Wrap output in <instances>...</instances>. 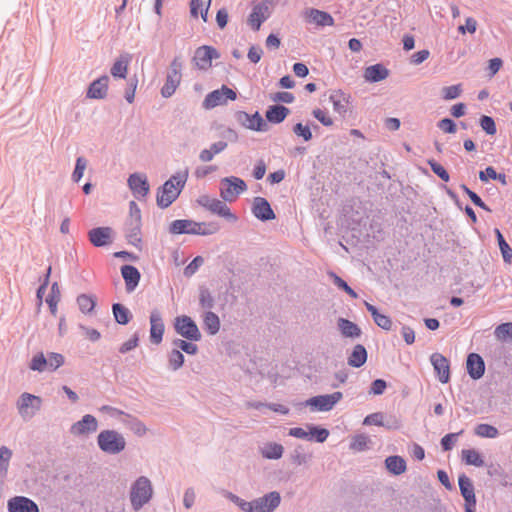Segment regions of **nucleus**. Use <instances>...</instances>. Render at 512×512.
I'll return each instance as SVG.
<instances>
[{"label": "nucleus", "mask_w": 512, "mask_h": 512, "mask_svg": "<svg viewBox=\"0 0 512 512\" xmlns=\"http://www.w3.org/2000/svg\"><path fill=\"white\" fill-rule=\"evenodd\" d=\"M188 176V168L179 170L157 189L156 203L159 208H168L179 197L185 187Z\"/></svg>", "instance_id": "1"}, {"label": "nucleus", "mask_w": 512, "mask_h": 512, "mask_svg": "<svg viewBox=\"0 0 512 512\" xmlns=\"http://www.w3.org/2000/svg\"><path fill=\"white\" fill-rule=\"evenodd\" d=\"M219 230L215 223L195 222L188 219L174 220L169 226L171 234L212 235Z\"/></svg>", "instance_id": "2"}, {"label": "nucleus", "mask_w": 512, "mask_h": 512, "mask_svg": "<svg viewBox=\"0 0 512 512\" xmlns=\"http://www.w3.org/2000/svg\"><path fill=\"white\" fill-rule=\"evenodd\" d=\"M153 497V486L146 476L138 477L131 485L129 498L134 511H139L150 502Z\"/></svg>", "instance_id": "3"}, {"label": "nucleus", "mask_w": 512, "mask_h": 512, "mask_svg": "<svg viewBox=\"0 0 512 512\" xmlns=\"http://www.w3.org/2000/svg\"><path fill=\"white\" fill-rule=\"evenodd\" d=\"M97 445L103 453L117 455L125 450L126 440L120 432L107 429L98 434Z\"/></svg>", "instance_id": "4"}, {"label": "nucleus", "mask_w": 512, "mask_h": 512, "mask_svg": "<svg viewBox=\"0 0 512 512\" xmlns=\"http://www.w3.org/2000/svg\"><path fill=\"white\" fill-rule=\"evenodd\" d=\"M183 64L179 56H175L169 65L166 81L161 88V96L170 98L179 87L182 79Z\"/></svg>", "instance_id": "5"}, {"label": "nucleus", "mask_w": 512, "mask_h": 512, "mask_svg": "<svg viewBox=\"0 0 512 512\" xmlns=\"http://www.w3.org/2000/svg\"><path fill=\"white\" fill-rule=\"evenodd\" d=\"M41 406L42 399L28 392L22 393L16 402L18 413L24 421L31 420L41 409Z\"/></svg>", "instance_id": "6"}, {"label": "nucleus", "mask_w": 512, "mask_h": 512, "mask_svg": "<svg viewBox=\"0 0 512 512\" xmlns=\"http://www.w3.org/2000/svg\"><path fill=\"white\" fill-rule=\"evenodd\" d=\"M175 332L189 341H200L202 334L196 322L187 315H180L174 319L173 323Z\"/></svg>", "instance_id": "7"}, {"label": "nucleus", "mask_w": 512, "mask_h": 512, "mask_svg": "<svg viewBox=\"0 0 512 512\" xmlns=\"http://www.w3.org/2000/svg\"><path fill=\"white\" fill-rule=\"evenodd\" d=\"M343 398L340 391L331 394L317 395L307 399L303 405L309 406L314 412H328Z\"/></svg>", "instance_id": "8"}, {"label": "nucleus", "mask_w": 512, "mask_h": 512, "mask_svg": "<svg viewBox=\"0 0 512 512\" xmlns=\"http://www.w3.org/2000/svg\"><path fill=\"white\" fill-rule=\"evenodd\" d=\"M220 196L224 201L232 202L237 195L247 190L245 181L236 176L225 177L221 180Z\"/></svg>", "instance_id": "9"}, {"label": "nucleus", "mask_w": 512, "mask_h": 512, "mask_svg": "<svg viewBox=\"0 0 512 512\" xmlns=\"http://www.w3.org/2000/svg\"><path fill=\"white\" fill-rule=\"evenodd\" d=\"M236 98L237 93L233 89L222 85L220 89L213 90L205 96L203 107L205 109H213L217 106L225 105L228 100L234 101Z\"/></svg>", "instance_id": "10"}, {"label": "nucleus", "mask_w": 512, "mask_h": 512, "mask_svg": "<svg viewBox=\"0 0 512 512\" xmlns=\"http://www.w3.org/2000/svg\"><path fill=\"white\" fill-rule=\"evenodd\" d=\"M225 202L226 201L224 200L211 198L209 196H202L198 199V203L205 209L228 221L235 222L237 217L231 212L230 208L226 205Z\"/></svg>", "instance_id": "11"}, {"label": "nucleus", "mask_w": 512, "mask_h": 512, "mask_svg": "<svg viewBox=\"0 0 512 512\" xmlns=\"http://www.w3.org/2000/svg\"><path fill=\"white\" fill-rule=\"evenodd\" d=\"M272 2L273 0H263L253 6L248 17V24L254 31H258L262 23L270 17V6Z\"/></svg>", "instance_id": "12"}, {"label": "nucleus", "mask_w": 512, "mask_h": 512, "mask_svg": "<svg viewBox=\"0 0 512 512\" xmlns=\"http://www.w3.org/2000/svg\"><path fill=\"white\" fill-rule=\"evenodd\" d=\"M220 57L219 52L212 46L203 45L195 50L193 62L200 70H207L212 65V60Z\"/></svg>", "instance_id": "13"}, {"label": "nucleus", "mask_w": 512, "mask_h": 512, "mask_svg": "<svg viewBox=\"0 0 512 512\" xmlns=\"http://www.w3.org/2000/svg\"><path fill=\"white\" fill-rule=\"evenodd\" d=\"M281 503L278 491H271L254 499V512H274Z\"/></svg>", "instance_id": "14"}, {"label": "nucleus", "mask_w": 512, "mask_h": 512, "mask_svg": "<svg viewBox=\"0 0 512 512\" xmlns=\"http://www.w3.org/2000/svg\"><path fill=\"white\" fill-rule=\"evenodd\" d=\"M98 429V421L95 416L85 414L79 421L73 423L69 432L73 436H84L96 432Z\"/></svg>", "instance_id": "15"}, {"label": "nucleus", "mask_w": 512, "mask_h": 512, "mask_svg": "<svg viewBox=\"0 0 512 512\" xmlns=\"http://www.w3.org/2000/svg\"><path fill=\"white\" fill-rule=\"evenodd\" d=\"M252 214L255 218L262 222L271 221L276 218L270 203L264 197H255L251 208Z\"/></svg>", "instance_id": "16"}, {"label": "nucleus", "mask_w": 512, "mask_h": 512, "mask_svg": "<svg viewBox=\"0 0 512 512\" xmlns=\"http://www.w3.org/2000/svg\"><path fill=\"white\" fill-rule=\"evenodd\" d=\"M128 186L137 199L145 198L150 190L146 175L133 173L128 177Z\"/></svg>", "instance_id": "17"}, {"label": "nucleus", "mask_w": 512, "mask_h": 512, "mask_svg": "<svg viewBox=\"0 0 512 512\" xmlns=\"http://www.w3.org/2000/svg\"><path fill=\"white\" fill-rule=\"evenodd\" d=\"M150 340L153 344H160L163 340L165 325L162 314L158 309H153L150 313Z\"/></svg>", "instance_id": "18"}, {"label": "nucleus", "mask_w": 512, "mask_h": 512, "mask_svg": "<svg viewBox=\"0 0 512 512\" xmlns=\"http://www.w3.org/2000/svg\"><path fill=\"white\" fill-rule=\"evenodd\" d=\"M88 238L94 247H105L113 241V229L108 226L96 227L88 232Z\"/></svg>", "instance_id": "19"}, {"label": "nucleus", "mask_w": 512, "mask_h": 512, "mask_svg": "<svg viewBox=\"0 0 512 512\" xmlns=\"http://www.w3.org/2000/svg\"><path fill=\"white\" fill-rule=\"evenodd\" d=\"M8 512H39L35 501L26 496H15L7 502Z\"/></svg>", "instance_id": "20"}, {"label": "nucleus", "mask_w": 512, "mask_h": 512, "mask_svg": "<svg viewBox=\"0 0 512 512\" xmlns=\"http://www.w3.org/2000/svg\"><path fill=\"white\" fill-rule=\"evenodd\" d=\"M329 100L333 105L334 111L343 118L346 117L351 104V95L342 90H333Z\"/></svg>", "instance_id": "21"}, {"label": "nucleus", "mask_w": 512, "mask_h": 512, "mask_svg": "<svg viewBox=\"0 0 512 512\" xmlns=\"http://www.w3.org/2000/svg\"><path fill=\"white\" fill-rule=\"evenodd\" d=\"M431 364L437 373L438 379L441 383L446 384L450 379L449 362L441 353H433L430 356Z\"/></svg>", "instance_id": "22"}, {"label": "nucleus", "mask_w": 512, "mask_h": 512, "mask_svg": "<svg viewBox=\"0 0 512 512\" xmlns=\"http://www.w3.org/2000/svg\"><path fill=\"white\" fill-rule=\"evenodd\" d=\"M304 18L308 23H312L321 27L334 25V19L331 14L315 8L307 9L304 12Z\"/></svg>", "instance_id": "23"}, {"label": "nucleus", "mask_w": 512, "mask_h": 512, "mask_svg": "<svg viewBox=\"0 0 512 512\" xmlns=\"http://www.w3.org/2000/svg\"><path fill=\"white\" fill-rule=\"evenodd\" d=\"M466 368L468 375L473 380L480 379L485 373V363L483 358L477 353H470L467 356Z\"/></svg>", "instance_id": "24"}, {"label": "nucleus", "mask_w": 512, "mask_h": 512, "mask_svg": "<svg viewBox=\"0 0 512 512\" xmlns=\"http://www.w3.org/2000/svg\"><path fill=\"white\" fill-rule=\"evenodd\" d=\"M109 76L102 75L90 83L87 97L90 99H104L108 93Z\"/></svg>", "instance_id": "25"}, {"label": "nucleus", "mask_w": 512, "mask_h": 512, "mask_svg": "<svg viewBox=\"0 0 512 512\" xmlns=\"http://www.w3.org/2000/svg\"><path fill=\"white\" fill-rule=\"evenodd\" d=\"M121 275L125 282L126 291L133 292L139 285L141 274L139 270L133 265H123L121 267Z\"/></svg>", "instance_id": "26"}, {"label": "nucleus", "mask_w": 512, "mask_h": 512, "mask_svg": "<svg viewBox=\"0 0 512 512\" xmlns=\"http://www.w3.org/2000/svg\"><path fill=\"white\" fill-rule=\"evenodd\" d=\"M458 485L465 503H469V505H476L475 489L470 478L466 474L462 473L458 477Z\"/></svg>", "instance_id": "27"}, {"label": "nucleus", "mask_w": 512, "mask_h": 512, "mask_svg": "<svg viewBox=\"0 0 512 512\" xmlns=\"http://www.w3.org/2000/svg\"><path fill=\"white\" fill-rule=\"evenodd\" d=\"M389 70L380 63L368 66L364 71V78L369 83H376L386 79Z\"/></svg>", "instance_id": "28"}, {"label": "nucleus", "mask_w": 512, "mask_h": 512, "mask_svg": "<svg viewBox=\"0 0 512 512\" xmlns=\"http://www.w3.org/2000/svg\"><path fill=\"white\" fill-rule=\"evenodd\" d=\"M337 325L343 337L356 339L361 336L362 331L360 327L356 323L348 319L339 318L337 321Z\"/></svg>", "instance_id": "29"}, {"label": "nucleus", "mask_w": 512, "mask_h": 512, "mask_svg": "<svg viewBox=\"0 0 512 512\" xmlns=\"http://www.w3.org/2000/svg\"><path fill=\"white\" fill-rule=\"evenodd\" d=\"M289 112L290 110L283 105H272L267 109L265 117L268 122L279 124L285 120Z\"/></svg>", "instance_id": "30"}, {"label": "nucleus", "mask_w": 512, "mask_h": 512, "mask_svg": "<svg viewBox=\"0 0 512 512\" xmlns=\"http://www.w3.org/2000/svg\"><path fill=\"white\" fill-rule=\"evenodd\" d=\"M261 456L267 460H278L283 456L284 447L276 442H267L260 448Z\"/></svg>", "instance_id": "31"}, {"label": "nucleus", "mask_w": 512, "mask_h": 512, "mask_svg": "<svg viewBox=\"0 0 512 512\" xmlns=\"http://www.w3.org/2000/svg\"><path fill=\"white\" fill-rule=\"evenodd\" d=\"M385 467L391 474L398 476L406 471L407 464L403 457L392 455L385 459Z\"/></svg>", "instance_id": "32"}, {"label": "nucleus", "mask_w": 512, "mask_h": 512, "mask_svg": "<svg viewBox=\"0 0 512 512\" xmlns=\"http://www.w3.org/2000/svg\"><path fill=\"white\" fill-rule=\"evenodd\" d=\"M367 361V350L362 344H357L353 347L351 354L348 357V365L353 368H360Z\"/></svg>", "instance_id": "33"}, {"label": "nucleus", "mask_w": 512, "mask_h": 512, "mask_svg": "<svg viewBox=\"0 0 512 512\" xmlns=\"http://www.w3.org/2000/svg\"><path fill=\"white\" fill-rule=\"evenodd\" d=\"M129 61L130 56L128 54L121 55L118 59H116L110 69L112 77L115 79H125L128 73Z\"/></svg>", "instance_id": "34"}, {"label": "nucleus", "mask_w": 512, "mask_h": 512, "mask_svg": "<svg viewBox=\"0 0 512 512\" xmlns=\"http://www.w3.org/2000/svg\"><path fill=\"white\" fill-rule=\"evenodd\" d=\"M212 0H191L190 1V14L192 17L197 18L199 13L204 22H207L208 11L211 6Z\"/></svg>", "instance_id": "35"}, {"label": "nucleus", "mask_w": 512, "mask_h": 512, "mask_svg": "<svg viewBox=\"0 0 512 512\" xmlns=\"http://www.w3.org/2000/svg\"><path fill=\"white\" fill-rule=\"evenodd\" d=\"M212 0H191L190 1V14L192 17L197 18L199 13L204 22H207L208 11L211 6Z\"/></svg>", "instance_id": "36"}, {"label": "nucleus", "mask_w": 512, "mask_h": 512, "mask_svg": "<svg viewBox=\"0 0 512 512\" xmlns=\"http://www.w3.org/2000/svg\"><path fill=\"white\" fill-rule=\"evenodd\" d=\"M203 326L209 335H216L221 326L219 316L212 311H206L203 316Z\"/></svg>", "instance_id": "37"}, {"label": "nucleus", "mask_w": 512, "mask_h": 512, "mask_svg": "<svg viewBox=\"0 0 512 512\" xmlns=\"http://www.w3.org/2000/svg\"><path fill=\"white\" fill-rule=\"evenodd\" d=\"M141 224L142 223H133V222H126V238L128 242L135 246L139 247L142 243L141 238Z\"/></svg>", "instance_id": "38"}, {"label": "nucleus", "mask_w": 512, "mask_h": 512, "mask_svg": "<svg viewBox=\"0 0 512 512\" xmlns=\"http://www.w3.org/2000/svg\"><path fill=\"white\" fill-rule=\"evenodd\" d=\"M112 313L116 323L119 325H127L132 318L129 309L120 303H114L112 305Z\"/></svg>", "instance_id": "39"}, {"label": "nucleus", "mask_w": 512, "mask_h": 512, "mask_svg": "<svg viewBox=\"0 0 512 512\" xmlns=\"http://www.w3.org/2000/svg\"><path fill=\"white\" fill-rule=\"evenodd\" d=\"M126 416V420L123 421V423L138 437H142L144 436L148 429L146 427V425L144 424V422H142L141 420H139L138 418L130 415V414H125Z\"/></svg>", "instance_id": "40"}, {"label": "nucleus", "mask_w": 512, "mask_h": 512, "mask_svg": "<svg viewBox=\"0 0 512 512\" xmlns=\"http://www.w3.org/2000/svg\"><path fill=\"white\" fill-rule=\"evenodd\" d=\"M79 310L84 314L91 313L96 306V298L90 294H81L76 299Z\"/></svg>", "instance_id": "41"}, {"label": "nucleus", "mask_w": 512, "mask_h": 512, "mask_svg": "<svg viewBox=\"0 0 512 512\" xmlns=\"http://www.w3.org/2000/svg\"><path fill=\"white\" fill-rule=\"evenodd\" d=\"M199 305L206 311H211L215 306V298L205 286L199 288Z\"/></svg>", "instance_id": "42"}, {"label": "nucleus", "mask_w": 512, "mask_h": 512, "mask_svg": "<svg viewBox=\"0 0 512 512\" xmlns=\"http://www.w3.org/2000/svg\"><path fill=\"white\" fill-rule=\"evenodd\" d=\"M462 460L467 465H472L475 467H482L484 465V460L481 454L475 449L462 450Z\"/></svg>", "instance_id": "43"}, {"label": "nucleus", "mask_w": 512, "mask_h": 512, "mask_svg": "<svg viewBox=\"0 0 512 512\" xmlns=\"http://www.w3.org/2000/svg\"><path fill=\"white\" fill-rule=\"evenodd\" d=\"M268 125L260 115L258 111L254 114H249V119L247 123V129L257 132H265L267 131Z\"/></svg>", "instance_id": "44"}, {"label": "nucleus", "mask_w": 512, "mask_h": 512, "mask_svg": "<svg viewBox=\"0 0 512 512\" xmlns=\"http://www.w3.org/2000/svg\"><path fill=\"white\" fill-rule=\"evenodd\" d=\"M185 361L183 353L178 349H172L168 354V367L172 371L179 370Z\"/></svg>", "instance_id": "45"}, {"label": "nucleus", "mask_w": 512, "mask_h": 512, "mask_svg": "<svg viewBox=\"0 0 512 512\" xmlns=\"http://www.w3.org/2000/svg\"><path fill=\"white\" fill-rule=\"evenodd\" d=\"M29 368L39 373L48 371L47 356H45L43 352L35 354L30 361Z\"/></svg>", "instance_id": "46"}, {"label": "nucleus", "mask_w": 512, "mask_h": 512, "mask_svg": "<svg viewBox=\"0 0 512 512\" xmlns=\"http://www.w3.org/2000/svg\"><path fill=\"white\" fill-rule=\"evenodd\" d=\"M495 234H496L497 242H498L499 249L501 251L503 260L505 262H510L511 258H512V248L506 242L505 238L503 237V235L499 229H497V228L495 229Z\"/></svg>", "instance_id": "47"}, {"label": "nucleus", "mask_w": 512, "mask_h": 512, "mask_svg": "<svg viewBox=\"0 0 512 512\" xmlns=\"http://www.w3.org/2000/svg\"><path fill=\"white\" fill-rule=\"evenodd\" d=\"M60 300V289L57 282H54L51 286L50 294L46 298L50 311L53 315L57 312V304Z\"/></svg>", "instance_id": "48"}, {"label": "nucleus", "mask_w": 512, "mask_h": 512, "mask_svg": "<svg viewBox=\"0 0 512 512\" xmlns=\"http://www.w3.org/2000/svg\"><path fill=\"white\" fill-rule=\"evenodd\" d=\"M475 434L482 438H496L499 434L498 429L490 424L481 423L475 428Z\"/></svg>", "instance_id": "49"}, {"label": "nucleus", "mask_w": 512, "mask_h": 512, "mask_svg": "<svg viewBox=\"0 0 512 512\" xmlns=\"http://www.w3.org/2000/svg\"><path fill=\"white\" fill-rule=\"evenodd\" d=\"M12 458V450L7 446L0 447V475L6 476L9 463Z\"/></svg>", "instance_id": "50"}, {"label": "nucleus", "mask_w": 512, "mask_h": 512, "mask_svg": "<svg viewBox=\"0 0 512 512\" xmlns=\"http://www.w3.org/2000/svg\"><path fill=\"white\" fill-rule=\"evenodd\" d=\"M370 439L365 434H357L352 437L350 442V449L356 452H362L368 449Z\"/></svg>", "instance_id": "51"}, {"label": "nucleus", "mask_w": 512, "mask_h": 512, "mask_svg": "<svg viewBox=\"0 0 512 512\" xmlns=\"http://www.w3.org/2000/svg\"><path fill=\"white\" fill-rule=\"evenodd\" d=\"M226 497L233 502L235 505H237L242 511L244 512H254V500L252 501H245L244 499L240 498L239 496L233 494L232 492H227Z\"/></svg>", "instance_id": "52"}, {"label": "nucleus", "mask_w": 512, "mask_h": 512, "mask_svg": "<svg viewBox=\"0 0 512 512\" xmlns=\"http://www.w3.org/2000/svg\"><path fill=\"white\" fill-rule=\"evenodd\" d=\"M312 127L309 124H303L301 122L296 123L292 130L293 133L297 136L302 138L305 142H308L312 139Z\"/></svg>", "instance_id": "53"}, {"label": "nucleus", "mask_w": 512, "mask_h": 512, "mask_svg": "<svg viewBox=\"0 0 512 512\" xmlns=\"http://www.w3.org/2000/svg\"><path fill=\"white\" fill-rule=\"evenodd\" d=\"M329 436V430L318 426H309V440H315L318 443H323Z\"/></svg>", "instance_id": "54"}, {"label": "nucleus", "mask_w": 512, "mask_h": 512, "mask_svg": "<svg viewBox=\"0 0 512 512\" xmlns=\"http://www.w3.org/2000/svg\"><path fill=\"white\" fill-rule=\"evenodd\" d=\"M194 341L175 339L173 345L178 348L181 352H185L188 355H195L198 352V346L193 343Z\"/></svg>", "instance_id": "55"}, {"label": "nucleus", "mask_w": 512, "mask_h": 512, "mask_svg": "<svg viewBox=\"0 0 512 512\" xmlns=\"http://www.w3.org/2000/svg\"><path fill=\"white\" fill-rule=\"evenodd\" d=\"M463 92L462 84L446 86L441 89V95L444 100H454Z\"/></svg>", "instance_id": "56"}, {"label": "nucleus", "mask_w": 512, "mask_h": 512, "mask_svg": "<svg viewBox=\"0 0 512 512\" xmlns=\"http://www.w3.org/2000/svg\"><path fill=\"white\" fill-rule=\"evenodd\" d=\"M64 364V357L60 353L50 352L47 355L48 372H54Z\"/></svg>", "instance_id": "57"}, {"label": "nucleus", "mask_w": 512, "mask_h": 512, "mask_svg": "<svg viewBox=\"0 0 512 512\" xmlns=\"http://www.w3.org/2000/svg\"><path fill=\"white\" fill-rule=\"evenodd\" d=\"M384 416L381 412H375L367 415L363 420V425H375V426H383L387 429H392L393 426L384 423Z\"/></svg>", "instance_id": "58"}, {"label": "nucleus", "mask_w": 512, "mask_h": 512, "mask_svg": "<svg viewBox=\"0 0 512 512\" xmlns=\"http://www.w3.org/2000/svg\"><path fill=\"white\" fill-rule=\"evenodd\" d=\"M310 458L311 455L306 453L301 445L297 446L291 454L292 463L298 466L306 464Z\"/></svg>", "instance_id": "59"}, {"label": "nucleus", "mask_w": 512, "mask_h": 512, "mask_svg": "<svg viewBox=\"0 0 512 512\" xmlns=\"http://www.w3.org/2000/svg\"><path fill=\"white\" fill-rule=\"evenodd\" d=\"M329 276L333 279L334 284L344 290L351 298L356 299L358 297V294L355 292L354 289H352L348 283L343 280L341 277H339L336 273L330 272Z\"/></svg>", "instance_id": "60"}, {"label": "nucleus", "mask_w": 512, "mask_h": 512, "mask_svg": "<svg viewBox=\"0 0 512 512\" xmlns=\"http://www.w3.org/2000/svg\"><path fill=\"white\" fill-rule=\"evenodd\" d=\"M86 167H87L86 158H84L83 156L77 157L76 162H75V168L72 173V180L75 183H78L82 179Z\"/></svg>", "instance_id": "61"}, {"label": "nucleus", "mask_w": 512, "mask_h": 512, "mask_svg": "<svg viewBox=\"0 0 512 512\" xmlns=\"http://www.w3.org/2000/svg\"><path fill=\"white\" fill-rule=\"evenodd\" d=\"M494 333L499 340H512V322H506L498 325Z\"/></svg>", "instance_id": "62"}, {"label": "nucleus", "mask_w": 512, "mask_h": 512, "mask_svg": "<svg viewBox=\"0 0 512 512\" xmlns=\"http://www.w3.org/2000/svg\"><path fill=\"white\" fill-rule=\"evenodd\" d=\"M480 126L487 135H494L497 132L496 124L491 116L483 115L479 120Z\"/></svg>", "instance_id": "63"}, {"label": "nucleus", "mask_w": 512, "mask_h": 512, "mask_svg": "<svg viewBox=\"0 0 512 512\" xmlns=\"http://www.w3.org/2000/svg\"><path fill=\"white\" fill-rule=\"evenodd\" d=\"M428 165L430 166L433 173H435L441 180L444 182H448L450 179L449 173L447 170L438 162L431 159L427 161Z\"/></svg>", "instance_id": "64"}]
</instances>
